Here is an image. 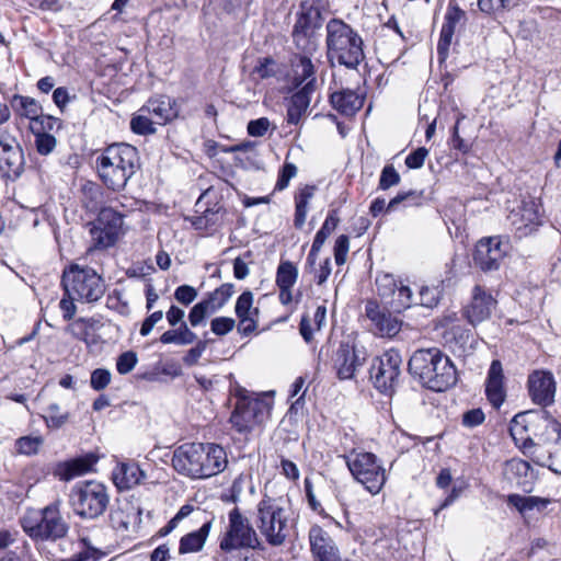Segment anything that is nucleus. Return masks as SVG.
Segmentation results:
<instances>
[{"instance_id": "obj_1", "label": "nucleus", "mask_w": 561, "mask_h": 561, "mask_svg": "<svg viewBox=\"0 0 561 561\" xmlns=\"http://www.w3.org/2000/svg\"><path fill=\"white\" fill-rule=\"evenodd\" d=\"M408 369L424 387L433 391H445L457 382L456 367L436 347L416 350L410 357Z\"/></svg>"}, {"instance_id": "obj_2", "label": "nucleus", "mask_w": 561, "mask_h": 561, "mask_svg": "<svg viewBox=\"0 0 561 561\" xmlns=\"http://www.w3.org/2000/svg\"><path fill=\"white\" fill-rule=\"evenodd\" d=\"M139 168L138 150L129 144H112L96 158L100 179L114 192L124 190Z\"/></svg>"}, {"instance_id": "obj_3", "label": "nucleus", "mask_w": 561, "mask_h": 561, "mask_svg": "<svg viewBox=\"0 0 561 561\" xmlns=\"http://www.w3.org/2000/svg\"><path fill=\"white\" fill-rule=\"evenodd\" d=\"M325 33L327 56L332 64L356 69L364 61V41L352 25L333 18L328 21Z\"/></svg>"}, {"instance_id": "obj_4", "label": "nucleus", "mask_w": 561, "mask_h": 561, "mask_svg": "<svg viewBox=\"0 0 561 561\" xmlns=\"http://www.w3.org/2000/svg\"><path fill=\"white\" fill-rule=\"evenodd\" d=\"M559 422L546 411H526L516 414L510 423V434L516 445L522 446L523 453L528 457L533 446L542 443L548 434H557Z\"/></svg>"}, {"instance_id": "obj_5", "label": "nucleus", "mask_w": 561, "mask_h": 561, "mask_svg": "<svg viewBox=\"0 0 561 561\" xmlns=\"http://www.w3.org/2000/svg\"><path fill=\"white\" fill-rule=\"evenodd\" d=\"M231 392L237 401L229 422L238 433L248 435L266 421L272 407L239 385H236Z\"/></svg>"}, {"instance_id": "obj_6", "label": "nucleus", "mask_w": 561, "mask_h": 561, "mask_svg": "<svg viewBox=\"0 0 561 561\" xmlns=\"http://www.w3.org/2000/svg\"><path fill=\"white\" fill-rule=\"evenodd\" d=\"M23 530L33 539L56 541L65 538L69 525L60 513V502L55 501L41 511L30 512L22 518Z\"/></svg>"}, {"instance_id": "obj_7", "label": "nucleus", "mask_w": 561, "mask_h": 561, "mask_svg": "<svg viewBox=\"0 0 561 561\" xmlns=\"http://www.w3.org/2000/svg\"><path fill=\"white\" fill-rule=\"evenodd\" d=\"M256 526L271 546H282L289 535L287 510L282 501L264 496L257 504Z\"/></svg>"}, {"instance_id": "obj_8", "label": "nucleus", "mask_w": 561, "mask_h": 561, "mask_svg": "<svg viewBox=\"0 0 561 561\" xmlns=\"http://www.w3.org/2000/svg\"><path fill=\"white\" fill-rule=\"evenodd\" d=\"M61 284L69 298L82 302H94L105 293L102 277L91 267L75 264L64 271Z\"/></svg>"}, {"instance_id": "obj_9", "label": "nucleus", "mask_w": 561, "mask_h": 561, "mask_svg": "<svg viewBox=\"0 0 561 561\" xmlns=\"http://www.w3.org/2000/svg\"><path fill=\"white\" fill-rule=\"evenodd\" d=\"M69 503L76 515L84 519H96L104 514L110 503L107 488L98 481H84L72 486Z\"/></svg>"}, {"instance_id": "obj_10", "label": "nucleus", "mask_w": 561, "mask_h": 561, "mask_svg": "<svg viewBox=\"0 0 561 561\" xmlns=\"http://www.w3.org/2000/svg\"><path fill=\"white\" fill-rule=\"evenodd\" d=\"M353 478L373 495L378 494L386 481V469L378 457L368 451L353 449L343 456Z\"/></svg>"}, {"instance_id": "obj_11", "label": "nucleus", "mask_w": 561, "mask_h": 561, "mask_svg": "<svg viewBox=\"0 0 561 561\" xmlns=\"http://www.w3.org/2000/svg\"><path fill=\"white\" fill-rule=\"evenodd\" d=\"M123 215L112 207L100 210L96 219L89 224L92 247L107 249L113 247L123 234Z\"/></svg>"}, {"instance_id": "obj_12", "label": "nucleus", "mask_w": 561, "mask_h": 561, "mask_svg": "<svg viewBox=\"0 0 561 561\" xmlns=\"http://www.w3.org/2000/svg\"><path fill=\"white\" fill-rule=\"evenodd\" d=\"M260 546L259 537L249 519L241 515L238 508L229 513V526L219 542L225 552L237 549H255Z\"/></svg>"}, {"instance_id": "obj_13", "label": "nucleus", "mask_w": 561, "mask_h": 561, "mask_svg": "<svg viewBox=\"0 0 561 561\" xmlns=\"http://www.w3.org/2000/svg\"><path fill=\"white\" fill-rule=\"evenodd\" d=\"M402 357L396 350H389L374 359L370 378L375 387L382 393L390 394L399 385Z\"/></svg>"}, {"instance_id": "obj_14", "label": "nucleus", "mask_w": 561, "mask_h": 561, "mask_svg": "<svg viewBox=\"0 0 561 561\" xmlns=\"http://www.w3.org/2000/svg\"><path fill=\"white\" fill-rule=\"evenodd\" d=\"M542 215L543 210L540 201L535 197H527L510 211L507 220L517 237L524 238L533 233L541 225Z\"/></svg>"}, {"instance_id": "obj_15", "label": "nucleus", "mask_w": 561, "mask_h": 561, "mask_svg": "<svg viewBox=\"0 0 561 561\" xmlns=\"http://www.w3.org/2000/svg\"><path fill=\"white\" fill-rule=\"evenodd\" d=\"M367 353L348 341H342L332 357L333 369L340 380H351L364 366Z\"/></svg>"}, {"instance_id": "obj_16", "label": "nucleus", "mask_w": 561, "mask_h": 561, "mask_svg": "<svg viewBox=\"0 0 561 561\" xmlns=\"http://www.w3.org/2000/svg\"><path fill=\"white\" fill-rule=\"evenodd\" d=\"M557 434H548L542 443L533 446L528 457L535 463L548 467L551 471L561 474V424Z\"/></svg>"}, {"instance_id": "obj_17", "label": "nucleus", "mask_w": 561, "mask_h": 561, "mask_svg": "<svg viewBox=\"0 0 561 561\" xmlns=\"http://www.w3.org/2000/svg\"><path fill=\"white\" fill-rule=\"evenodd\" d=\"M173 468L192 479H204L201 460V443L184 444L178 447L172 457Z\"/></svg>"}, {"instance_id": "obj_18", "label": "nucleus", "mask_w": 561, "mask_h": 561, "mask_svg": "<svg viewBox=\"0 0 561 561\" xmlns=\"http://www.w3.org/2000/svg\"><path fill=\"white\" fill-rule=\"evenodd\" d=\"M24 171V156L20 145L12 138L0 139V176L16 180Z\"/></svg>"}, {"instance_id": "obj_19", "label": "nucleus", "mask_w": 561, "mask_h": 561, "mask_svg": "<svg viewBox=\"0 0 561 561\" xmlns=\"http://www.w3.org/2000/svg\"><path fill=\"white\" fill-rule=\"evenodd\" d=\"M496 304L494 297L485 288L476 285L470 302L463 308V316L470 324L477 325L491 317Z\"/></svg>"}, {"instance_id": "obj_20", "label": "nucleus", "mask_w": 561, "mask_h": 561, "mask_svg": "<svg viewBox=\"0 0 561 561\" xmlns=\"http://www.w3.org/2000/svg\"><path fill=\"white\" fill-rule=\"evenodd\" d=\"M365 313L374 324L376 334L380 336L392 337L401 330V320L387 309L381 308L376 301H367Z\"/></svg>"}, {"instance_id": "obj_21", "label": "nucleus", "mask_w": 561, "mask_h": 561, "mask_svg": "<svg viewBox=\"0 0 561 561\" xmlns=\"http://www.w3.org/2000/svg\"><path fill=\"white\" fill-rule=\"evenodd\" d=\"M505 251L502 249V243L499 238L490 237L481 239L477 245L473 254V261L483 271L497 270Z\"/></svg>"}, {"instance_id": "obj_22", "label": "nucleus", "mask_w": 561, "mask_h": 561, "mask_svg": "<svg viewBox=\"0 0 561 561\" xmlns=\"http://www.w3.org/2000/svg\"><path fill=\"white\" fill-rule=\"evenodd\" d=\"M253 293L250 290L243 291L237 299L234 312L238 317V332L248 336L256 331L259 327L257 308L253 307Z\"/></svg>"}, {"instance_id": "obj_23", "label": "nucleus", "mask_w": 561, "mask_h": 561, "mask_svg": "<svg viewBox=\"0 0 561 561\" xmlns=\"http://www.w3.org/2000/svg\"><path fill=\"white\" fill-rule=\"evenodd\" d=\"M529 394L537 404L547 407L554 400L556 381L551 373L534 371L528 378Z\"/></svg>"}, {"instance_id": "obj_24", "label": "nucleus", "mask_w": 561, "mask_h": 561, "mask_svg": "<svg viewBox=\"0 0 561 561\" xmlns=\"http://www.w3.org/2000/svg\"><path fill=\"white\" fill-rule=\"evenodd\" d=\"M311 551L317 561H340L339 549L331 536L318 525L309 530Z\"/></svg>"}, {"instance_id": "obj_25", "label": "nucleus", "mask_w": 561, "mask_h": 561, "mask_svg": "<svg viewBox=\"0 0 561 561\" xmlns=\"http://www.w3.org/2000/svg\"><path fill=\"white\" fill-rule=\"evenodd\" d=\"M422 192L408 191L400 192L386 204L383 198H376L371 202L369 213L373 217H378L382 211L392 213L402 204L403 207L420 206L422 204Z\"/></svg>"}, {"instance_id": "obj_26", "label": "nucleus", "mask_w": 561, "mask_h": 561, "mask_svg": "<svg viewBox=\"0 0 561 561\" xmlns=\"http://www.w3.org/2000/svg\"><path fill=\"white\" fill-rule=\"evenodd\" d=\"M96 462L98 457L93 454H88L56 463L53 473L61 481H70L76 477L90 472Z\"/></svg>"}, {"instance_id": "obj_27", "label": "nucleus", "mask_w": 561, "mask_h": 561, "mask_svg": "<svg viewBox=\"0 0 561 561\" xmlns=\"http://www.w3.org/2000/svg\"><path fill=\"white\" fill-rule=\"evenodd\" d=\"M201 460L204 479L222 472L228 465L226 450L216 444L201 443Z\"/></svg>"}, {"instance_id": "obj_28", "label": "nucleus", "mask_w": 561, "mask_h": 561, "mask_svg": "<svg viewBox=\"0 0 561 561\" xmlns=\"http://www.w3.org/2000/svg\"><path fill=\"white\" fill-rule=\"evenodd\" d=\"M465 18V12L457 5L449 4L445 14V21L442 26L439 41L437 44V53L442 59L448 55L456 26Z\"/></svg>"}, {"instance_id": "obj_29", "label": "nucleus", "mask_w": 561, "mask_h": 561, "mask_svg": "<svg viewBox=\"0 0 561 561\" xmlns=\"http://www.w3.org/2000/svg\"><path fill=\"white\" fill-rule=\"evenodd\" d=\"M290 96L287 107V123L297 125L301 117L306 114L310 102L311 95L317 91L313 89V83L304 84Z\"/></svg>"}, {"instance_id": "obj_30", "label": "nucleus", "mask_w": 561, "mask_h": 561, "mask_svg": "<svg viewBox=\"0 0 561 561\" xmlns=\"http://www.w3.org/2000/svg\"><path fill=\"white\" fill-rule=\"evenodd\" d=\"M503 380L504 375L502 364L500 360L495 359L491 363L488 371L485 393L490 403L496 409L500 408L505 400Z\"/></svg>"}, {"instance_id": "obj_31", "label": "nucleus", "mask_w": 561, "mask_h": 561, "mask_svg": "<svg viewBox=\"0 0 561 561\" xmlns=\"http://www.w3.org/2000/svg\"><path fill=\"white\" fill-rule=\"evenodd\" d=\"M145 477V472L133 461L118 462L112 472L113 482L118 490H129L138 485Z\"/></svg>"}, {"instance_id": "obj_32", "label": "nucleus", "mask_w": 561, "mask_h": 561, "mask_svg": "<svg viewBox=\"0 0 561 561\" xmlns=\"http://www.w3.org/2000/svg\"><path fill=\"white\" fill-rule=\"evenodd\" d=\"M213 520L214 518H206L197 530L182 536L179 542V554L202 551L213 528Z\"/></svg>"}, {"instance_id": "obj_33", "label": "nucleus", "mask_w": 561, "mask_h": 561, "mask_svg": "<svg viewBox=\"0 0 561 561\" xmlns=\"http://www.w3.org/2000/svg\"><path fill=\"white\" fill-rule=\"evenodd\" d=\"M332 106L342 115L353 116L364 104V96L351 89H342L331 94Z\"/></svg>"}, {"instance_id": "obj_34", "label": "nucleus", "mask_w": 561, "mask_h": 561, "mask_svg": "<svg viewBox=\"0 0 561 561\" xmlns=\"http://www.w3.org/2000/svg\"><path fill=\"white\" fill-rule=\"evenodd\" d=\"M139 112L151 114L156 118L157 124H164L178 115L173 101L165 95H159L150 99Z\"/></svg>"}, {"instance_id": "obj_35", "label": "nucleus", "mask_w": 561, "mask_h": 561, "mask_svg": "<svg viewBox=\"0 0 561 561\" xmlns=\"http://www.w3.org/2000/svg\"><path fill=\"white\" fill-rule=\"evenodd\" d=\"M140 522V511L129 503L118 505L111 511L110 523L111 526L122 533L129 530L131 525Z\"/></svg>"}, {"instance_id": "obj_36", "label": "nucleus", "mask_w": 561, "mask_h": 561, "mask_svg": "<svg viewBox=\"0 0 561 561\" xmlns=\"http://www.w3.org/2000/svg\"><path fill=\"white\" fill-rule=\"evenodd\" d=\"M293 85L300 88L304 84L313 83V89H319L316 78V65L307 56H299L297 61L293 64Z\"/></svg>"}, {"instance_id": "obj_37", "label": "nucleus", "mask_w": 561, "mask_h": 561, "mask_svg": "<svg viewBox=\"0 0 561 561\" xmlns=\"http://www.w3.org/2000/svg\"><path fill=\"white\" fill-rule=\"evenodd\" d=\"M317 187L314 185H305L299 188L295 195V219L294 225L300 229L304 227L307 218L308 206L314 196Z\"/></svg>"}, {"instance_id": "obj_38", "label": "nucleus", "mask_w": 561, "mask_h": 561, "mask_svg": "<svg viewBox=\"0 0 561 561\" xmlns=\"http://www.w3.org/2000/svg\"><path fill=\"white\" fill-rule=\"evenodd\" d=\"M11 106L19 116L30 119V123L38 118L43 112L38 101L24 95H14L11 100Z\"/></svg>"}, {"instance_id": "obj_39", "label": "nucleus", "mask_w": 561, "mask_h": 561, "mask_svg": "<svg viewBox=\"0 0 561 561\" xmlns=\"http://www.w3.org/2000/svg\"><path fill=\"white\" fill-rule=\"evenodd\" d=\"M507 502L516 507L522 514L534 511L545 510L549 503L548 500L536 496H523L518 494L508 495Z\"/></svg>"}, {"instance_id": "obj_40", "label": "nucleus", "mask_w": 561, "mask_h": 561, "mask_svg": "<svg viewBox=\"0 0 561 561\" xmlns=\"http://www.w3.org/2000/svg\"><path fill=\"white\" fill-rule=\"evenodd\" d=\"M298 278V270L289 261L280 262L276 272V285L278 287L293 288Z\"/></svg>"}, {"instance_id": "obj_41", "label": "nucleus", "mask_w": 561, "mask_h": 561, "mask_svg": "<svg viewBox=\"0 0 561 561\" xmlns=\"http://www.w3.org/2000/svg\"><path fill=\"white\" fill-rule=\"evenodd\" d=\"M233 293L234 285L231 283H226L222 284L220 287L216 288L214 291H211L206 298V301L215 312L221 309L228 302V300L232 297Z\"/></svg>"}, {"instance_id": "obj_42", "label": "nucleus", "mask_w": 561, "mask_h": 561, "mask_svg": "<svg viewBox=\"0 0 561 561\" xmlns=\"http://www.w3.org/2000/svg\"><path fill=\"white\" fill-rule=\"evenodd\" d=\"M61 127V121L57 117L45 115L43 112L33 123H30V129L33 135L51 134Z\"/></svg>"}, {"instance_id": "obj_43", "label": "nucleus", "mask_w": 561, "mask_h": 561, "mask_svg": "<svg viewBox=\"0 0 561 561\" xmlns=\"http://www.w3.org/2000/svg\"><path fill=\"white\" fill-rule=\"evenodd\" d=\"M390 304L397 311H401L414 306L416 298L412 289L402 282L398 285L396 295L391 296Z\"/></svg>"}, {"instance_id": "obj_44", "label": "nucleus", "mask_w": 561, "mask_h": 561, "mask_svg": "<svg viewBox=\"0 0 561 561\" xmlns=\"http://www.w3.org/2000/svg\"><path fill=\"white\" fill-rule=\"evenodd\" d=\"M80 542L83 550L62 561H100L104 557V552L93 547L89 538H81Z\"/></svg>"}, {"instance_id": "obj_45", "label": "nucleus", "mask_w": 561, "mask_h": 561, "mask_svg": "<svg viewBox=\"0 0 561 561\" xmlns=\"http://www.w3.org/2000/svg\"><path fill=\"white\" fill-rule=\"evenodd\" d=\"M339 221H340V219H339V217L336 215V211L335 210L330 211L329 215L327 216L322 227L320 228V230L314 236V239H313L312 243L316 244V249L317 248H322V245L324 244L325 240L329 238V236L337 227Z\"/></svg>"}, {"instance_id": "obj_46", "label": "nucleus", "mask_w": 561, "mask_h": 561, "mask_svg": "<svg viewBox=\"0 0 561 561\" xmlns=\"http://www.w3.org/2000/svg\"><path fill=\"white\" fill-rule=\"evenodd\" d=\"M320 11L318 8L309 7L306 9L299 16L296 25H295V32L298 28L308 31V30H316L320 27Z\"/></svg>"}, {"instance_id": "obj_47", "label": "nucleus", "mask_w": 561, "mask_h": 561, "mask_svg": "<svg viewBox=\"0 0 561 561\" xmlns=\"http://www.w3.org/2000/svg\"><path fill=\"white\" fill-rule=\"evenodd\" d=\"M416 301L414 306L419 305L426 308H434L438 305L440 299V290L437 287L422 286L419 295L415 296Z\"/></svg>"}, {"instance_id": "obj_48", "label": "nucleus", "mask_w": 561, "mask_h": 561, "mask_svg": "<svg viewBox=\"0 0 561 561\" xmlns=\"http://www.w3.org/2000/svg\"><path fill=\"white\" fill-rule=\"evenodd\" d=\"M400 282L391 274L378 275L376 278L378 295L386 299L390 298L392 295H396Z\"/></svg>"}, {"instance_id": "obj_49", "label": "nucleus", "mask_w": 561, "mask_h": 561, "mask_svg": "<svg viewBox=\"0 0 561 561\" xmlns=\"http://www.w3.org/2000/svg\"><path fill=\"white\" fill-rule=\"evenodd\" d=\"M44 439L42 436H23L15 442L19 454L32 456L38 453Z\"/></svg>"}, {"instance_id": "obj_50", "label": "nucleus", "mask_w": 561, "mask_h": 561, "mask_svg": "<svg viewBox=\"0 0 561 561\" xmlns=\"http://www.w3.org/2000/svg\"><path fill=\"white\" fill-rule=\"evenodd\" d=\"M397 549L390 538L377 539L374 543V553L382 561H394Z\"/></svg>"}, {"instance_id": "obj_51", "label": "nucleus", "mask_w": 561, "mask_h": 561, "mask_svg": "<svg viewBox=\"0 0 561 561\" xmlns=\"http://www.w3.org/2000/svg\"><path fill=\"white\" fill-rule=\"evenodd\" d=\"M156 122L150 119L147 116L146 112H139V114L135 115L130 121V128L135 134L138 135H149L156 131L153 126Z\"/></svg>"}, {"instance_id": "obj_52", "label": "nucleus", "mask_w": 561, "mask_h": 561, "mask_svg": "<svg viewBox=\"0 0 561 561\" xmlns=\"http://www.w3.org/2000/svg\"><path fill=\"white\" fill-rule=\"evenodd\" d=\"M214 310L206 299L197 302L188 313V321L192 327H198L205 322V319L213 313Z\"/></svg>"}, {"instance_id": "obj_53", "label": "nucleus", "mask_w": 561, "mask_h": 561, "mask_svg": "<svg viewBox=\"0 0 561 561\" xmlns=\"http://www.w3.org/2000/svg\"><path fill=\"white\" fill-rule=\"evenodd\" d=\"M400 181L401 176L396 168L392 164H387L381 170L378 188L381 191H387L398 185Z\"/></svg>"}, {"instance_id": "obj_54", "label": "nucleus", "mask_w": 561, "mask_h": 561, "mask_svg": "<svg viewBox=\"0 0 561 561\" xmlns=\"http://www.w3.org/2000/svg\"><path fill=\"white\" fill-rule=\"evenodd\" d=\"M518 2L519 0H478V7L481 12L492 14L503 9L514 8Z\"/></svg>"}, {"instance_id": "obj_55", "label": "nucleus", "mask_w": 561, "mask_h": 561, "mask_svg": "<svg viewBox=\"0 0 561 561\" xmlns=\"http://www.w3.org/2000/svg\"><path fill=\"white\" fill-rule=\"evenodd\" d=\"M34 145L39 154L47 156L55 150L57 140L53 134L34 135Z\"/></svg>"}, {"instance_id": "obj_56", "label": "nucleus", "mask_w": 561, "mask_h": 561, "mask_svg": "<svg viewBox=\"0 0 561 561\" xmlns=\"http://www.w3.org/2000/svg\"><path fill=\"white\" fill-rule=\"evenodd\" d=\"M236 327V321L229 317H217L210 322V330L214 334L222 336L228 334Z\"/></svg>"}, {"instance_id": "obj_57", "label": "nucleus", "mask_w": 561, "mask_h": 561, "mask_svg": "<svg viewBox=\"0 0 561 561\" xmlns=\"http://www.w3.org/2000/svg\"><path fill=\"white\" fill-rule=\"evenodd\" d=\"M112 375L104 368L94 369L91 374L90 386L96 391L105 389L111 382Z\"/></svg>"}, {"instance_id": "obj_58", "label": "nucleus", "mask_w": 561, "mask_h": 561, "mask_svg": "<svg viewBox=\"0 0 561 561\" xmlns=\"http://www.w3.org/2000/svg\"><path fill=\"white\" fill-rule=\"evenodd\" d=\"M137 362L138 358L135 352H125L118 356L116 369L119 374L126 375L135 368Z\"/></svg>"}, {"instance_id": "obj_59", "label": "nucleus", "mask_w": 561, "mask_h": 561, "mask_svg": "<svg viewBox=\"0 0 561 561\" xmlns=\"http://www.w3.org/2000/svg\"><path fill=\"white\" fill-rule=\"evenodd\" d=\"M297 174V167L294 163L286 162L282 170L279 171L278 179L275 185V190L283 191L285 190L289 181L295 178Z\"/></svg>"}, {"instance_id": "obj_60", "label": "nucleus", "mask_w": 561, "mask_h": 561, "mask_svg": "<svg viewBox=\"0 0 561 561\" xmlns=\"http://www.w3.org/2000/svg\"><path fill=\"white\" fill-rule=\"evenodd\" d=\"M348 250L350 239L347 236L341 234L334 244V259L337 265H343L346 262Z\"/></svg>"}, {"instance_id": "obj_61", "label": "nucleus", "mask_w": 561, "mask_h": 561, "mask_svg": "<svg viewBox=\"0 0 561 561\" xmlns=\"http://www.w3.org/2000/svg\"><path fill=\"white\" fill-rule=\"evenodd\" d=\"M197 290L190 285H181L174 291V298L176 301L184 306H188L197 298Z\"/></svg>"}, {"instance_id": "obj_62", "label": "nucleus", "mask_w": 561, "mask_h": 561, "mask_svg": "<svg viewBox=\"0 0 561 561\" xmlns=\"http://www.w3.org/2000/svg\"><path fill=\"white\" fill-rule=\"evenodd\" d=\"M48 416L47 424L51 427H61L68 420V414H61L60 408L57 403H51L47 408Z\"/></svg>"}, {"instance_id": "obj_63", "label": "nucleus", "mask_w": 561, "mask_h": 561, "mask_svg": "<svg viewBox=\"0 0 561 561\" xmlns=\"http://www.w3.org/2000/svg\"><path fill=\"white\" fill-rule=\"evenodd\" d=\"M271 126V122L267 117H261L257 119L250 121L248 123V134L252 137H262L266 134Z\"/></svg>"}, {"instance_id": "obj_64", "label": "nucleus", "mask_w": 561, "mask_h": 561, "mask_svg": "<svg viewBox=\"0 0 561 561\" xmlns=\"http://www.w3.org/2000/svg\"><path fill=\"white\" fill-rule=\"evenodd\" d=\"M427 156L428 150L424 147H420L407 156L405 164L409 169H420L423 167Z\"/></svg>"}]
</instances>
